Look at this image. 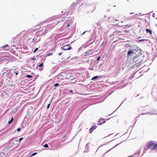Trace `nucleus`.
I'll use <instances>...</instances> for the list:
<instances>
[{"label":"nucleus","mask_w":157,"mask_h":157,"mask_svg":"<svg viewBox=\"0 0 157 157\" xmlns=\"http://www.w3.org/2000/svg\"><path fill=\"white\" fill-rule=\"evenodd\" d=\"M15 73L16 75H17L18 74V72L17 71H16L15 72Z\"/></svg>","instance_id":"35"},{"label":"nucleus","mask_w":157,"mask_h":157,"mask_svg":"<svg viewBox=\"0 0 157 157\" xmlns=\"http://www.w3.org/2000/svg\"><path fill=\"white\" fill-rule=\"evenodd\" d=\"M61 49L64 50H70L71 49V46L69 44H67L61 47Z\"/></svg>","instance_id":"4"},{"label":"nucleus","mask_w":157,"mask_h":157,"mask_svg":"<svg viewBox=\"0 0 157 157\" xmlns=\"http://www.w3.org/2000/svg\"><path fill=\"white\" fill-rule=\"evenodd\" d=\"M15 141L18 142V140H15Z\"/></svg>","instance_id":"53"},{"label":"nucleus","mask_w":157,"mask_h":157,"mask_svg":"<svg viewBox=\"0 0 157 157\" xmlns=\"http://www.w3.org/2000/svg\"><path fill=\"white\" fill-rule=\"evenodd\" d=\"M69 24H68V25H67V27H69Z\"/></svg>","instance_id":"48"},{"label":"nucleus","mask_w":157,"mask_h":157,"mask_svg":"<svg viewBox=\"0 0 157 157\" xmlns=\"http://www.w3.org/2000/svg\"><path fill=\"white\" fill-rule=\"evenodd\" d=\"M129 1V0H128L127 1Z\"/></svg>","instance_id":"63"},{"label":"nucleus","mask_w":157,"mask_h":157,"mask_svg":"<svg viewBox=\"0 0 157 157\" xmlns=\"http://www.w3.org/2000/svg\"><path fill=\"white\" fill-rule=\"evenodd\" d=\"M147 149L151 148L152 150H156L157 151V144L154 143L152 141H150L147 144Z\"/></svg>","instance_id":"2"},{"label":"nucleus","mask_w":157,"mask_h":157,"mask_svg":"<svg viewBox=\"0 0 157 157\" xmlns=\"http://www.w3.org/2000/svg\"><path fill=\"white\" fill-rule=\"evenodd\" d=\"M144 20L145 21V23L147 22V20L146 19H144Z\"/></svg>","instance_id":"38"},{"label":"nucleus","mask_w":157,"mask_h":157,"mask_svg":"<svg viewBox=\"0 0 157 157\" xmlns=\"http://www.w3.org/2000/svg\"><path fill=\"white\" fill-rule=\"evenodd\" d=\"M98 78V76H95L93 78H92V80H94L95 79H97V78Z\"/></svg>","instance_id":"19"},{"label":"nucleus","mask_w":157,"mask_h":157,"mask_svg":"<svg viewBox=\"0 0 157 157\" xmlns=\"http://www.w3.org/2000/svg\"><path fill=\"white\" fill-rule=\"evenodd\" d=\"M147 114V113H142L141 114V115H144V114Z\"/></svg>","instance_id":"40"},{"label":"nucleus","mask_w":157,"mask_h":157,"mask_svg":"<svg viewBox=\"0 0 157 157\" xmlns=\"http://www.w3.org/2000/svg\"><path fill=\"white\" fill-rule=\"evenodd\" d=\"M134 14V13H130V14Z\"/></svg>","instance_id":"44"},{"label":"nucleus","mask_w":157,"mask_h":157,"mask_svg":"<svg viewBox=\"0 0 157 157\" xmlns=\"http://www.w3.org/2000/svg\"><path fill=\"white\" fill-rule=\"evenodd\" d=\"M111 135V134H109V136H110V135Z\"/></svg>","instance_id":"62"},{"label":"nucleus","mask_w":157,"mask_h":157,"mask_svg":"<svg viewBox=\"0 0 157 157\" xmlns=\"http://www.w3.org/2000/svg\"><path fill=\"white\" fill-rule=\"evenodd\" d=\"M128 52L127 57V58L132 55H136L141 56L142 55V51L139 48L136 46H131Z\"/></svg>","instance_id":"1"},{"label":"nucleus","mask_w":157,"mask_h":157,"mask_svg":"<svg viewBox=\"0 0 157 157\" xmlns=\"http://www.w3.org/2000/svg\"><path fill=\"white\" fill-rule=\"evenodd\" d=\"M106 98V97L105 96H103V98H102V99L103 98L104 99L102 101H99V100H101V97H99V102H98V103H99L102 102V101H103Z\"/></svg>","instance_id":"10"},{"label":"nucleus","mask_w":157,"mask_h":157,"mask_svg":"<svg viewBox=\"0 0 157 157\" xmlns=\"http://www.w3.org/2000/svg\"><path fill=\"white\" fill-rule=\"evenodd\" d=\"M130 17H128V18H126L127 19H128V20H129L130 19L129 18Z\"/></svg>","instance_id":"45"},{"label":"nucleus","mask_w":157,"mask_h":157,"mask_svg":"<svg viewBox=\"0 0 157 157\" xmlns=\"http://www.w3.org/2000/svg\"><path fill=\"white\" fill-rule=\"evenodd\" d=\"M100 77V76H98L99 78Z\"/></svg>","instance_id":"58"},{"label":"nucleus","mask_w":157,"mask_h":157,"mask_svg":"<svg viewBox=\"0 0 157 157\" xmlns=\"http://www.w3.org/2000/svg\"><path fill=\"white\" fill-rule=\"evenodd\" d=\"M139 116H138V117H136L135 118V119H134V121H135V122H134V123L133 124V127H134V125H135V124H136V121H137V119H136V118H137L138 117H139Z\"/></svg>","instance_id":"17"},{"label":"nucleus","mask_w":157,"mask_h":157,"mask_svg":"<svg viewBox=\"0 0 157 157\" xmlns=\"http://www.w3.org/2000/svg\"><path fill=\"white\" fill-rule=\"evenodd\" d=\"M52 53H49L48 54H47V55L48 56H50L52 55Z\"/></svg>","instance_id":"33"},{"label":"nucleus","mask_w":157,"mask_h":157,"mask_svg":"<svg viewBox=\"0 0 157 157\" xmlns=\"http://www.w3.org/2000/svg\"><path fill=\"white\" fill-rule=\"evenodd\" d=\"M40 31H37V32H36V34H37V35H38V34H37V33H39Z\"/></svg>","instance_id":"36"},{"label":"nucleus","mask_w":157,"mask_h":157,"mask_svg":"<svg viewBox=\"0 0 157 157\" xmlns=\"http://www.w3.org/2000/svg\"><path fill=\"white\" fill-rule=\"evenodd\" d=\"M51 24H49L48 25H47L46 26V27L47 28H50V29H52L53 27H54V26H51Z\"/></svg>","instance_id":"13"},{"label":"nucleus","mask_w":157,"mask_h":157,"mask_svg":"<svg viewBox=\"0 0 157 157\" xmlns=\"http://www.w3.org/2000/svg\"><path fill=\"white\" fill-rule=\"evenodd\" d=\"M6 153H5V150L4 149L2 150L0 153V155L1 156H3V155H5Z\"/></svg>","instance_id":"11"},{"label":"nucleus","mask_w":157,"mask_h":157,"mask_svg":"<svg viewBox=\"0 0 157 157\" xmlns=\"http://www.w3.org/2000/svg\"><path fill=\"white\" fill-rule=\"evenodd\" d=\"M125 100H126V99H125L124 100V101H123L121 103V105H120L119 106V107H120V106H121V105L122 104V103H123V102H124V101Z\"/></svg>","instance_id":"39"},{"label":"nucleus","mask_w":157,"mask_h":157,"mask_svg":"<svg viewBox=\"0 0 157 157\" xmlns=\"http://www.w3.org/2000/svg\"><path fill=\"white\" fill-rule=\"evenodd\" d=\"M100 56H99V60L100 59Z\"/></svg>","instance_id":"49"},{"label":"nucleus","mask_w":157,"mask_h":157,"mask_svg":"<svg viewBox=\"0 0 157 157\" xmlns=\"http://www.w3.org/2000/svg\"><path fill=\"white\" fill-rule=\"evenodd\" d=\"M37 154V153L36 152H35V153H33L32 155H31V156L30 157H32L36 155Z\"/></svg>","instance_id":"20"},{"label":"nucleus","mask_w":157,"mask_h":157,"mask_svg":"<svg viewBox=\"0 0 157 157\" xmlns=\"http://www.w3.org/2000/svg\"><path fill=\"white\" fill-rule=\"evenodd\" d=\"M50 104H48L47 105V109H48L49 107V106H50Z\"/></svg>","instance_id":"31"},{"label":"nucleus","mask_w":157,"mask_h":157,"mask_svg":"<svg viewBox=\"0 0 157 157\" xmlns=\"http://www.w3.org/2000/svg\"><path fill=\"white\" fill-rule=\"evenodd\" d=\"M43 66V63H42L40 65H39V67H42Z\"/></svg>","instance_id":"26"},{"label":"nucleus","mask_w":157,"mask_h":157,"mask_svg":"<svg viewBox=\"0 0 157 157\" xmlns=\"http://www.w3.org/2000/svg\"><path fill=\"white\" fill-rule=\"evenodd\" d=\"M62 54V52H60V53H59V54H58V55L59 56H61V54Z\"/></svg>","instance_id":"34"},{"label":"nucleus","mask_w":157,"mask_h":157,"mask_svg":"<svg viewBox=\"0 0 157 157\" xmlns=\"http://www.w3.org/2000/svg\"><path fill=\"white\" fill-rule=\"evenodd\" d=\"M70 92H72V93H73V91L72 90H70V91H69Z\"/></svg>","instance_id":"46"},{"label":"nucleus","mask_w":157,"mask_h":157,"mask_svg":"<svg viewBox=\"0 0 157 157\" xmlns=\"http://www.w3.org/2000/svg\"><path fill=\"white\" fill-rule=\"evenodd\" d=\"M98 86H99V88H101V87H102V86L103 87V86H102V85H100V84Z\"/></svg>","instance_id":"32"},{"label":"nucleus","mask_w":157,"mask_h":157,"mask_svg":"<svg viewBox=\"0 0 157 157\" xmlns=\"http://www.w3.org/2000/svg\"><path fill=\"white\" fill-rule=\"evenodd\" d=\"M100 69H99V71H100Z\"/></svg>","instance_id":"55"},{"label":"nucleus","mask_w":157,"mask_h":157,"mask_svg":"<svg viewBox=\"0 0 157 157\" xmlns=\"http://www.w3.org/2000/svg\"><path fill=\"white\" fill-rule=\"evenodd\" d=\"M106 122L105 120L103 118H101L99 119V125H101Z\"/></svg>","instance_id":"5"},{"label":"nucleus","mask_w":157,"mask_h":157,"mask_svg":"<svg viewBox=\"0 0 157 157\" xmlns=\"http://www.w3.org/2000/svg\"><path fill=\"white\" fill-rule=\"evenodd\" d=\"M55 86H59V84L56 83L54 85Z\"/></svg>","instance_id":"27"},{"label":"nucleus","mask_w":157,"mask_h":157,"mask_svg":"<svg viewBox=\"0 0 157 157\" xmlns=\"http://www.w3.org/2000/svg\"><path fill=\"white\" fill-rule=\"evenodd\" d=\"M132 78H130V79H132Z\"/></svg>","instance_id":"59"},{"label":"nucleus","mask_w":157,"mask_h":157,"mask_svg":"<svg viewBox=\"0 0 157 157\" xmlns=\"http://www.w3.org/2000/svg\"><path fill=\"white\" fill-rule=\"evenodd\" d=\"M44 147H48V146L47 144H46L44 145Z\"/></svg>","instance_id":"23"},{"label":"nucleus","mask_w":157,"mask_h":157,"mask_svg":"<svg viewBox=\"0 0 157 157\" xmlns=\"http://www.w3.org/2000/svg\"><path fill=\"white\" fill-rule=\"evenodd\" d=\"M13 117H12V118L10 120V121H9V122H8V124H10L12 122H13Z\"/></svg>","instance_id":"16"},{"label":"nucleus","mask_w":157,"mask_h":157,"mask_svg":"<svg viewBox=\"0 0 157 157\" xmlns=\"http://www.w3.org/2000/svg\"><path fill=\"white\" fill-rule=\"evenodd\" d=\"M38 49V48H35V50H34L33 52V53H35L36 52Z\"/></svg>","instance_id":"25"},{"label":"nucleus","mask_w":157,"mask_h":157,"mask_svg":"<svg viewBox=\"0 0 157 157\" xmlns=\"http://www.w3.org/2000/svg\"><path fill=\"white\" fill-rule=\"evenodd\" d=\"M110 119V118L108 119H105L106 120H108Z\"/></svg>","instance_id":"51"},{"label":"nucleus","mask_w":157,"mask_h":157,"mask_svg":"<svg viewBox=\"0 0 157 157\" xmlns=\"http://www.w3.org/2000/svg\"><path fill=\"white\" fill-rule=\"evenodd\" d=\"M108 19L109 20L108 21L110 22H114V21H118L117 19H114V18L113 17H109L108 18Z\"/></svg>","instance_id":"6"},{"label":"nucleus","mask_w":157,"mask_h":157,"mask_svg":"<svg viewBox=\"0 0 157 157\" xmlns=\"http://www.w3.org/2000/svg\"><path fill=\"white\" fill-rule=\"evenodd\" d=\"M124 32H128V31H127L126 30H124Z\"/></svg>","instance_id":"43"},{"label":"nucleus","mask_w":157,"mask_h":157,"mask_svg":"<svg viewBox=\"0 0 157 157\" xmlns=\"http://www.w3.org/2000/svg\"><path fill=\"white\" fill-rule=\"evenodd\" d=\"M26 77L28 78H31L32 77V76L30 75H27Z\"/></svg>","instance_id":"22"},{"label":"nucleus","mask_w":157,"mask_h":157,"mask_svg":"<svg viewBox=\"0 0 157 157\" xmlns=\"http://www.w3.org/2000/svg\"><path fill=\"white\" fill-rule=\"evenodd\" d=\"M97 127L96 125L92 126V127L90 129V133H91L93 131L95 130Z\"/></svg>","instance_id":"9"},{"label":"nucleus","mask_w":157,"mask_h":157,"mask_svg":"<svg viewBox=\"0 0 157 157\" xmlns=\"http://www.w3.org/2000/svg\"><path fill=\"white\" fill-rule=\"evenodd\" d=\"M14 109L15 110V111H17V108L16 109Z\"/></svg>","instance_id":"47"},{"label":"nucleus","mask_w":157,"mask_h":157,"mask_svg":"<svg viewBox=\"0 0 157 157\" xmlns=\"http://www.w3.org/2000/svg\"><path fill=\"white\" fill-rule=\"evenodd\" d=\"M97 61H98V58L97 59Z\"/></svg>","instance_id":"54"},{"label":"nucleus","mask_w":157,"mask_h":157,"mask_svg":"<svg viewBox=\"0 0 157 157\" xmlns=\"http://www.w3.org/2000/svg\"><path fill=\"white\" fill-rule=\"evenodd\" d=\"M121 22H123V21H121Z\"/></svg>","instance_id":"60"},{"label":"nucleus","mask_w":157,"mask_h":157,"mask_svg":"<svg viewBox=\"0 0 157 157\" xmlns=\"http://www.w3.org/2000/svg\"><path fill=\"white\" fill-rule=\"evenodd\" d=\"M122 142H123V141H122L121 142V143H120L119 144H116V145H115L113 148H114L115 147H116V146H117L119 144H120Z\"/></svg>","instance_id":"24"},{"label":"nucleus","mask_w":157,"mask_h":157,"mask_svg":"<svg viewBox=\"0 0 157 157\" xmlns=\"http://www.w3.org/2000/svg\"><path fill=\"white\" fill-rule=\"evenodd\" d=\"M36 31V30H34L33 31Z\"/></svg>","instance_id":"56"},{"label":"nucleus","mask_w":157,"mask_h":157,"mask_svg":"<svg viewBox=\"0 0 157 157\" xmlns=\"http://www.w3.org/2000/svg\"><path fill=\"white\" fill-rule=\"evenodd\" d=\"M31 59L33 60H35L36 59L35 58H33L32 59Z\"/></svg>","instance_id":"37"},{"label":"nucleus","mask_w":157,"mask_h":157,"mask_svg":"<svg viewBox=\"0 0 157 157\" xmlns=\"http://www.w3.org/2000/svg\"><path fill=\"white\" fill-rule=\"evenodd\" d=\"M48 30L47 29H45L44 30V31L42 33L41 35H44L45 34H46L48 32Z\"/></svg>","instance_id":"14"},{"label":"nucleus","mask_w":157,"mask_h":157,"mask_svg":"<svg viewBox=\"0 0 157 157\" xmlns=\"http://www.w3.org/2000/svg\"><path fill=\"white\" fill-rule=\"evenodd\" d=\"M8 44H6L5 45H4V46H3L2 47V48H4L7 47H8Z\"/></svg>","instance_id":"21"},{"label":"nucleus","mask_w":157,"mask_h":157,"mask_svg":"<svg viewBox=\"0 0 157 157\" xmlns=\"http://www.w3.org/2000/svg\"><path fill=\"white\" fill-rule=\"evenodd\" d=\"M128 157H133L132 156H128Z\"/></svg>","instance_id":"50"},{"label":"nucleus","mask_w":157,"mask_h":157,"mask_svg":"<svg viewBox=\"0 0 157 157\" xmlns=\"http://www.w3.org/2000/svg\"><path fill=\"white\" fill-rule=\"evenodd\" d=\"M30 110H31V109H29V110L27 111V113H28V114L29 115H31V113H29V112H30Z\"/></svg>","instance_id":"18"},{"label":"nucleus","mask_w":157,"mask_h":157,"mask_svg":"<svg viewBox=\"0 0 157 157\" xmlns=\"http://www.w3.org/2000/svg\"><path fill=\"white\" fill-rule=\"evenodd\" d=\"M23 139V138L21 137V138H20L19 139V142H20Z\"/></svg>","instance_id":"29"},{"label":"nucleus","mask_w":157,"mask_h":157,"mask_svg":"<svg viewBox=\"0 0 157 157\" xmlns=\"http://www.w3.org/2000/svg\"><path fill=\"white\" fill-rule=\"evenodd\" d=\"M114 6V7H116V6H115H115Z\"/></svg>","instance_id":"57"},{"label":"nucleus","mask_w":157,"mask_h":157,"mask_svg":"<svg viewBox=\"0 0 157 157\" xmlns=\"http://www.w3.org/2000/svg\"><path fill=\"white\" fill-rule=\"evenodd\" d=\"M92 53V52L91 50H88L85 53V55L86 56H88L91 55Z\"/></svg>","instance_id":"8"},{"label":"nucleus","mask_w":157,"mask_h":157,"mask_svg":"<svg viewBox=\"0 0 157 157\" xmlns=\"http://www.w3.org/2000/svg\"><path fill=\"white\" fill-rule=\"evenodd\" d=\"M147 40H146V39H142L138 40V41H140V42H143L145 41H147Z\"/></svg>","instance_id":"15"},{"label":"nucleus","mask_w":157,"mask_h":157,"mask_svg":"<svg viewBox=\"0 0 157 157\" xmlns=\"http://www.w3.org/2000/svg\"><path fill=\"white\" fill-rule=\"evenodd\" d=\"M104 44V43H102L101 45V46H102L103 44Z\"/></svg>","instance_id":"41"},{"label":"nucleus","mask_w":157,"mask_h":157,"mask_svg":"<svg viewBox=\"0 0 157 157\" xmlns=\"http://www.w3.org/2000/svg\"><path fill=\"white\" fill-rule=\"evenodd\" d=\"M154 16H155V13H153L152 14V16L154 17Z\"/></svg>","instance_id":"42"},{"label":"nucleus","mask_w":157,"mask_h":157,"mask_svg":"<svg viewBox=\"0 0 157 157\" xmlns=\"http://www.w3.org/2000/svg\"><path fill=\"white\" fill-rule=\"evenodd\" d=\"M151 112H147V113H148L151 115L156 114V110L155 109H152L151 110Z\"/></svg>","instance_id":"7"},{"label":"nucleus","mask_w":157,"mask_h":157,"mask_svg":"<svg viewBox=\"0 0 157 157\" xmlns=\"http://www.w3.org/2000/svg\"><path fill=\"white\" fill-rule=\"evenodd\" d=\"M36 39L34 38L33 39V42L35 41L36 40Z\"/></svg>","instance_id":"30"},{"label":"nucleus","mask_w":157,"mask_h":157,"mask_svg":"<svg viewBox=\"0 0 157 157\" xmlns=\"http://www.w3.org/2000/svg\"><path fill=\"white\" fill-rule=\"evenodd\" d=\"M85 32H84L82 34H83L85 33Z\"/></svg>","instance_id":"52"},{"label":"nucleus","mask_w":157,"mask_h":157,"mask_svg":"<svg viewBox=\"0 0 157 157\" xmlns=\"http://www.w3.org/2000/svg\"><path fill=\"white\" fill-rule=\"evenodd\" d=\"M146 32L147 33H150V34H152V31L149 29H146Z\"/></svg>","instance_id":"12"},{"label":"nucleus","mask_w":157,"mask_h":157,"mask_svg":"<svg viewBox=\"0 0 157 157\" xmlns=\"http://www.w3.org/2000/svg\"><path fill=\"white\" fill-rule=\"evenodd\" d=\"M133 56V58H132V60L133 62L136 63L137 62V63H141L143 62V60L142 59H140L141 58V56H137L136 55H132Z\"/></svg>","instance_id":"3"},{"label":"nucleus","mask_w":157,"mask_h":157,"mask_svg":"<svg viewBox=\"0 0 157 157\" xmlns=\"http://www.w3.org/2000/svg\"><path fill=\"white\" fill-rule=\"evenodd\" d=\"M21 128H17V131L18 132H19L21 131Z\"/></svg>","instance_id":"28"},{"label":"nucleus","mask_w":157,"mask_h":157,"mask_svg":"<svg viewBox=\"0 0 157 157\" xmlns=\"http://www.w3.org/2000/svg\"><path fill=\"white\" fill-rule=\"evenodd\" d=\"M128 26V25H126V26Z\"/></svg>","instance_id":"61"}]
</instances>
